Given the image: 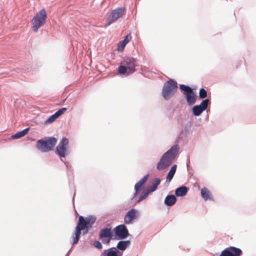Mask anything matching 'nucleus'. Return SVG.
Wrapping results in <instances>:
<instances>
[{
  "label": "nucleus",
  "mask_w": 256,
  "mask_h": 256,
  "mask_svg": "<svg viewBox=\"0 0 256 256\" xmlns=\"http://www.w3.org/2000/svg\"><path fill=\"white\" fill-rule=\"evenodd\" d=\"M178 144L172 146L162 156L159 162L156 164V169L159 170H163L170 166L178 154Z\"/></svg>",
  "instance_id": "1"
},
{
  "label": "nucleus",
  "mask_w": 256,
  "mask_h": 256,
  "mask_svg": "<svg viewBox=\"0 0 256 256\" xmlns=\"http://www.w3.org/2000/svg\"><path fill=\"white\" fill-rule=\"evenodd\" d=\"M136 59L132 57L124 58L118 72L120 75L128 76L135 72Z\"/></svg>",
  "instance_id": "2"
},
{
  "label": "nucleus",
  "mask_w": 256,
  "mask_h": 256,
  "mask_svg": "<svg viewBox=\"0 0 256 256\" xmlns=\"http://www.w3.org/2000/svg\"><path fill=\"white\" fill-rule=\"evenodd\" d=\"M57 140L54 136L45 137L37 141L36 147L42 152H48L53 150Z\"/></svg>",
  "instance_id": "3"
},
{
  "label": "nucleus",
  "mask_w": 256,
  "mask_h": 256,
  "mask_svg": "<svg viewBox=\"0 0 256 256\" xmlns=\"http://www.w3.org/2000/svg\"><path fill=\"white\" fill-rule=\"evenodd\" d=\"M177 90V82L174 80L170 79L164 84L162 96L165 100H168L174 96Z\"/></svg>",
  "instance_id": "4"
},
{
  "label": "nucleus",
  "mask_w": 256,
  "mask_h": 256,
  "mask_svg": "<svg viewBox=\"0 0 256 256\" xmlns=\"http://www.w3.org/2000/svg\"><path fill=\"white\" fill-rule=\"evenodd\" d=\"M46 18L47 14L44 8L42 9L34 16L32 20V30L34 32H36L44 25L46 22Z\"/></svg>",
  "instance_id": "5"
},
{
  "label": "nucleus",
  "mask_w": 256,
  "mask_h": 256,
  "mask_svg": "<svg viewBox=\"0 0 256 256\" xmlns=\"http://www.w3.org/2000/svg\"><path fill=\"white\" fill-rule=\"evenodd\" d=\"M86 218L82 216H80L78 218V222L76 227L74 236H73L72 244H76L79 240L81 234V230H84L86 228Z\"/></svg>",
  "instance_id": "6"
},
{
  "label": "nucleus",
  "mask_w": 256,
  "mask_h": 256,
  "mask_svg": "<svg viewBox=\"0 0 256 256\" xmlns=\"http://www.w3.org/2000/svg\"><path fill=\"white\" fill-rule=\"evenodd\" d=\"M125 11L126 8L122 7H118L112 10L109 16L106 18V26H109L118 18L122 17Z\"/></svg>",
  "instance_id": "7"
},
{
  "label": "nucleus",
  "mask_w": 256,
  "mask_h": 256,
  "mask_svg": "<svg viewBox=\"0 0 256 256\" xmlns=\"http://www.w3.org/2000/svg\"><path fill=\"white\" fill-rule=\"evenodd\" d=\"M113 230L116 240H124L130 235L127 227L124 224L116 226Z\"/></svg>",
  "instance_id": "8"
},
{
  "label": "nucleus",
  "mask_w": 256,
  "mask_h": 256,
  "mask_svg": "<svg viewBox=\"0 0 256 256\" xmlns=\"http://www.w3.org/2000/svg\"><path fill=\"white\" fill-rule=\"evenodd\" d=\"M210 104V100L208 98L203 100L200 104L194 106L192 112V114L196 116H200L203 112L206 110Z\"/></svg>",
  "instance_id": "9"
},
{
  "label": "nucleus",
  "mask_w": 256,
  "mask_h": 256,
  "mask_svg": "<svg viewBox=\"0 0 256 256\" xmlns=\"http://www.w3.org/2000/svg\"><path fill=\"white\" fill-rule=\"evenodd\" d=\"M69 140L66 138H62L56 148V151L60 158H65L67 155V146Z\"/></svg>",
  "instance_id": "10"
},
{
  "label": "nucleus",
  "mask_w": 256,
  "mask_h": 256,
  "mask_svg": "<svg viewBox=\"0 0 256 256\" xmlns=\"http://www.w3.org/2000/svg\"><path fill=\"white\" fill-rule=\"evenodd\" d=\"M112 232L111 228H102L99 234V238L104 244H108L112 239Z\"/></svg>",
  "instance_id": "11"
},
{
  "label": "nucleus",
  "mask_w": 256,
  "mask_h": 256,
  "mask_svg": "<svg viewBox=\"0 0 256 256\" xmlns=\"http://www.w3.org/2000/svg\"><path fill=\"white\" fill-rule=\"evenodd\" d=\"M138 211L134 208H132L128 210L124 216V222L126 224H128L136 218Z\"/></svg>",
  "instance_id": "12"
},
{
  "label": "nucleus",
  "mask_w": 256,
  "mask_h": 256,
  "mask_svg": "<svg viewBox=\"0 0 256 256\" xmlns=\"http://www.w3.org/2000/svg\"><path fill=\"white\" fill-rule=\"evenodd\" d=\"M122 252H120L115 247L104 250L100 254V256H122Z\"/></svg>",
  "instance_id": "13"
},
{
  "label": "nucleus",
  "mask_w": 256,
  "mask_h": 256,
  "mask_svg": "<svg viewBox=\"0 0 256 256\" xmlns=\"http://www.w3.org/2000/svg\"><path fill=\"white\" fill-rule=\"evenodd\" d=\"M176 198L174 195L168 194L166 197L164 204L168 206H172L176 204Z\"/></svg>",
  "instance_id": "14"
},
{
  "label": "nucleus",
  "mask_w": 256,
  "mask_h": 256,
  "mask_svg": "<svg viewBox=\"0 0 256 256\" xmlns=\"http://www.w3.org/2000/svg\"><path fill=\"white\" fill-rule=\"evenodd\" d=\"M130 244V240H120L117 244L116 249L120 252H123L126 249Z\"/></svg>",
  "instance_id": "15"
},
{
  "label": "nucleus",
  "mask_w": 256,
  "mask_h": 256,
  "mask_svg": "<svg viewBox=\"0 0 256 256\" xmlns=\"http://www.w3.org/2000/svg\"><path fill=\"white\" fill-rule=\"evenodd\" d=\"M188 188L184 186H180L175 190V194L176 196L182 197L184 196L188 192Z\"/></svg>",
  "instance_id": "16"
},
{
  "label": "nucleus",
  "mask_w": 256,
  "mask_h": 256,
  "mask_svg": "<svg viewBox=\"0 0 256 256\" xmlns=\"http://www.w3.org/2000/svg\"><path fill=\"white\" fill-rule=\"evenodd\" d=\"M184 96L189 106L193 105L196 102L197 98V96L194 91Z\"/></svg>",
  "instance_id": "17"
},
{
  "label": "nucleus",
  "mask_w": 256,
  "mask_h": 256,
  "mask_svg": "<svg viewBox=\"0 0 256 256\" xmlns=\"http://www.w3.org/2000/svg\"><path fill=\"white\" fill-rule=\"evenodd\" d=\"M131 36L130 34H128L124 38V40L120 42V45L118 47V50L119 52H122L126 44L130 41Z\"/></svg>",
  "instance_id": "18"
},
{
  "label": "nucleus",
  "mask_w": 256,
  "mask_h": 256,
  "mask_svg": "<svg viewBox=\"0 0 256 256\" xmlns=\"http://www.w3.org/2000/svg\"><path fill=\"white\" fill-rule=\"evenodd\" d=\"M200 194L202 197L205 201L212 200V194L207 188H202L200 190Z\"/></svg>",
  "instance_id": "19"
},
{
  "label": "nucleus",
  "mask_w": 256,
  "mask_h": 256,
  "mask_svg": "<svg viewBox=\"0 0 256 256\" xmlns=\"http://www.w3.org/2000/svg\"><path fill=\"white\" fill-rule=\"evenodd\" d=\"M176 164H174L172 166L166 178V181L167 182H170L172 180L176 173Z\"/></svg>",
  "instance_id": "20"
},
{
  "label": "nucleus",
  "mask_w": 256,
  "mask_h": 256,
  "mask_svg": "<svg viewBox=\"0 0 256 256\" xmlns=\"http://www.w3.org/2000/svg\"><path fill=\"white\" fill-rule=\"evenodd\" d=\"M160 181L161 180L160 178H156L154 179V182L152 183V185L147 189V190L150 192L155 191L157 189L158 186L160 184Z\"/></svg>",
  "instance_id": "21"
},
{
  "label": "nucleus",
  "mask_w": 256,
  "mask_h": 256,
  "mask_svg": "<svg viewBox=\"0 0 256 256\" xmlns=\"http://www.w3.org/2000/svg\"><path fill=\"white\" fill-rule=\"evenodd\" d=\"M30 128L24 129L22 130L16 132L12 136V139H18L24 136L28 132Z\"/></svg>",
  "instance_id": "22"
},
{
  "label": "nucleus",
  "mask_w": 256,
  "mask_h": 256,
  "mask_svg": "<svg viewBox=\"0 0 256 256\" xmlns=\"http://www.w3.org/2000/svg\"><path fill=\"white\" fill-rule=\"evenodd\" d=\"M180 88L184 92V96L190 94V92H192L194 91L190 86L183 84L180 85Z\"/></svg>",
  "instance_id": "23"
},
{
  "label": "nucleus",
  "mask_w": 256,
  "mask_h": 256,
  "mask_svg": "<svg viewBox=\"0 0 256 256\" xmlns=\"http://www.w3.org/2000/svg\"><path fill=\"white\" fill-rule=\"evenodd\" d=\"M150 193V192L147 190L144 191H143L142 193L141 196L139 197L138 200L134 202V203L133 204V206H134L140 202L141 201L145 200L148 197Z\"/></svg>",
  "instance_id": "24"
},
{
  "label": "nucleus",
  "mask_w": 256,
  "mask_h": 256,
  "mask_svg": "<svg viewBox=\"0 0 256 256\" xmlns=\"http://www.w3.org/2000/svg\"><path fill=\"white\" fill-rule=\"evenodd\" d=\"M199 98L202 99L205 98L208 96L207 91L204 88H201L199 91Z\"/></svg>",
  "instance_id": "25"
},
{
  "label": "nucleus",
  "mask_w": 256,
  "mask_h": 256,
  "mask_svg": "<svg viewBox=\"0 0 256 256\" xmlns=\"http://www.w3.org/2000/svg\"><path fill=\"white\" fill-rule=\"evenodd\" d=\"M58 117L56 116V115L54 114L50 116L44 122V124H51L52 122H54Z\"/></svg>",
  "instance_id": "26"
},
{
  "label": "nucleus",
  "mask_w": 256,
  "mask_h": 256,
  "mask_svg": "<svg viewBox=\"0 0 256 256\" xmlns=\"http://www.w3.org/2000/svg\"><path fill=\"white\" fill-rule=\"evenodd\" d=\"M87 224L88 223L91 224H94L96 220V217L94 216H89L88 218H86Z\"/></svg>",
  "instance_id": "27"
},
{
  "label": "nucleus",
  "mask_w": 256,
  "mask_h": 256,
  "mask_svg": "<svg viewBox=\"0 0 256 256\" xmlns=\"http://www.w3.org/2000/svg\"><path fill=\"white\" fill-rule=\"evenodd\" d=\"M67 110V108H62L59 109L58 111H56L54 114L56 115V116L58 117V118L66 110Z\"/></svg>",
  "instance_id": "28"
},
{
  "label": "nucleus",
  "mask_w": 256,
  "mask_h": 256,
  "mask_svg": "<svg viewBox=\"0 0 256 256\" xmlns=\"http://www.w3.org/2000/svg\"><path fill=\"white\" fill-rule=\"evenodd\" d=\"M94 246L99 250H102V246L100 242L98 240H96L94 242Z\"/></svg>",
  "instance_id": "29"
},
{
  "label": "nucleus",
  "mask_w": 256,
  "mask_h": 256,
  "mask_svg": "<svg viewBox=\"0 0 256 256\" xmlns=\"http://www.w3.org/2000/svg\"><path fill=\"white\" fill-rule=\"evenodd\" d=\"M144 186L139 182H137L134 185V190H137L138 191H141V190L143 188Z\"/></svg>",
  "instance_id": "30"
},
{
  "label": "nucleus",
  "mask_w": 256,
  "mask_h": 256,
  "mask_svg": "<svg viewBox=\"0 0 256 256\" xmlns=\"http://www.w3.org/2000/svg\"><path fill=\"white\" fill-rule=\"evenodd\" d=\"M135 190V192L134 194V195H133L132 197L130 199V200L132 201L134 200V198H136L138 195V194L140 193V191H138V190Z\"/></svg>",
  "instance_id": "31"
},
{
  "label": "nucleus",
  "mask_w": 256,
  "mask_h": 256,
  "mask_svg": "<svg viewBox=\"0 0 256 256\" xmlns=\"http://www.w3.org/2000/svg\"><path fill=\"white\" fill-rule=\"evenodd\" d=\"M135 190V192L134 194V195H133L132 197L130 199V200L132 201L134 200V198H136L138 195V194L140 193V191H138V190Z\"/></svg>",
  "instance_id": "32"
},
{
  "label": "nucleus",
  "mask_w": 256,
  "mask_h": 256,
  "mask_svg": "<svg viewBox=\"0 0 256 256\" xmlns=\"http://www.w3.org/2000/svg\"><path fill=\"white\" fill-rule=\"evenodd\" d=\"M92 225L93 224H91L90 223H88V224H86V228L85 230H86V231H88L89 230H90L92 228Z\"/></svg>",
  "instance_id": "33"
},
{
  "label": "nucleus",
  "mask_w": 256,
  "mask_h": 256,
  "mask_svg": "<svg viewBox=\"0 0 256 256\" xmlns=\"http://www.w3.org/2000/svg\"><path fill=\"white\" fill-rule=\"evenodd\" d=\"M149 177V174H146L145 176H144L142 178L144 181H146V180H148V178Z\"/></svg>",
  "instance_id": "34"
},
{
  "label": "nucleus",
  "mask_w": 256,
  "mask_h": 256,
  "mask_svg": "<svg viewBox=\"0 0 256 256\" xmlns=\"http://www.w3.org/2000/svg\"><path fill=\"white\" fill-rule=\"evenodd\" d=\"M149 177V174H146L145 176H144L142 178L144 181H146V180H148V178Z\"/></svg>",
  "instance_id": "35"
},
{
  "label": "nucleus",
  "mask_w": 256,
  "mask_h": 256,
  "mask_svg": "<svg viewBox=\"0 0 256 256\" xmlns=\"http://www.w3.org/2000/svg\"><path fill=\"white\" fill-rule=\"evenodd\" d=\"M146 182L144 181L142 178L141 180H140L138 182H139L140 184H142V185H144V183Z\"/></svg>",
  "instance_id": "36"
},
{
  "label": "nucleus",
  "mask_w": 256,
  "mask_h": 256,
  "mask_svg": "<svg viewBox=\"0 0 256 256\" xmlns=\"http://www.w3.org/2000/svg\"><path fill=\"white\" fill-rule=\"evenodd\" d=\"M146 182L144 181L142 178L141 180H140L138 182H139L140 184H142V185H144V183Z\"/></svg>",
  "instance_id": "37"
},
{
  "label": "nucleus",
  "mask_w": 256,
  "mask_h": 256,
  "mask_svg": "<svg viewBox=\"0 0 256 256\" xmlns=\"http://www.w3.org/2000/svg\"><path fill=\"white\" fill-rule=\"evenodd\" d=\"M72 248V247L71 248L68 250V252H67V254H66V255L65 256H69V254H70V250Z\"/></svg>",
  "instance_id": "38"
},
{
  "label": "nucleus",
  "mask_w": 256,
  "mask_h": 256,
  "mask_svg": "<svg viewBox=\"0 0 256 256\" xmlns=\"http://www.w3.org/2000/svg\"><path fill=\"white\" fill-rule=\"evenodd\" d=\"M88 231H86H86L85 232H83V234H86L88 232Z\"/></svg>",
  "instance_id": "39"
}]
</instances>
